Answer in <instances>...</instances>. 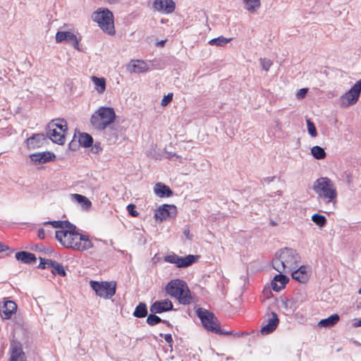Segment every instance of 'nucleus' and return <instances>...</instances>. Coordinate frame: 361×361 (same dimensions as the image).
<instances>
[{
  "label": "nucleus",
  "instance_id": "obj_2",
  "mask_svg": "<svg viewBox=\"0 0 361 361\" xmlns=\"http://www.w3.org/2000/svg\"><path fill=\"white\" fill-rule=\"evenodd\" d=\"M300 262V257L293 249L284 248L281 250L279 255L272 260L274 269L282 274H288L298 267Z\"/></svg>",
  "mask_w": 361,
  "mask_h": 361
},
{
  "label": "nucleus",
  "instance_id": "obj_6",
  "mask_svg": "<svg viewBox=\"0 0 361 361\" xmlns=\"http://www.w3.org/2000/svg\"><path fill=\"white\" fill-rule=\"evenodd\" d=\"M116 113L111 107H99L91 117V124L97 130H104L116 120Z\"/></svg>",
  "mask_w": 361,
  "mask_h": 361
},
{
  "label": "nucleus",
  "instance_id": "obj_21",
  "mask_svg": "<svg viewBox=\"0 0 361 361\" xmlns=\"http://www.w3.org/2000/svg\"><path fill=\"white\" fill-rule=\"evenodd\" d=\"M9 361H25V353L18 343L11 345V353Z\"/></svg>",
  "mask_w": 361,
  "mask_h": 361
},
{
  "label": "nucleus",
  "instance_id": "obj_48",
  "mask_svg": "<svg viewBox=\"0 0 361 361\" xmlns=\"http://www.w3.org/2000/svg\"><path fill=\"white\" fill-rule=\"evenodd\" d=\"M164 43H165V42H164V41H161V42H160V44L163 46V45L164 44Z\"/></svg>",
  "mask_w": 361,
  "mask_h": 361
},
{
  "label": "nucleus",
  "instance_id": "obj_38",
  "mask_svg": "<svg viewBox=\"0 0 361 361\" xmlns=\"http://www.w3.org/2000/svg\"><path fill=\"white\" fill-rule=\"evenodd\" d=\"M54 262V261H52L51 259L40 258L39 267L42 269L51 268Z\"/></svg>",
  "mask_w": 361,
  "mask_h": 361
},
{
  "label": "nucleus",
  "instance_id": "obj_32",
  "mask_svg": "<svg viewBox=\"0 0 361 361\" xmlns=\"http://www.w3.org/2000/svg\"><path fill=\"white\" fill-rule=\"evenodd\" d=\"M244 4L245 8L250 12L255 11L260 6L259 0H244Z\"/></svg>",
  "mask_w": 361,
  "mask_h": 361
},
{
  "label": "nucleus",
  "instance_id": "obj_43",
  "mask_svg": "<svg viewBox=\"0 0 361 361\" xmlns=\"http://www.w3.org/2000/svg\"><path fill=\"white\" fill-rule=\"evenodd\" d=\"M37 235L38 237L40 238V239H44L45 238V229L44 228H39L38 229V233H37Z\"/></svg>",
  "mask_w": 361,
  "mask_h": 361
},
{
  "label": "nucleus",
  "instance_id": "obj_15",
  "mask_svg": "<svg viewBox=\"0 0 361 361\" xmlns=\"http://www.w3.org/2000/svg\"><path fill=\"white\" fill-rule=\"evenodd\" d=\"M292 278L300 282V283H306L310 278L311 269L309 267L302 265L298 266L296 269L293 270V271L290 272Z\"/></svg>",
  "mask_w": 361,
  "mask_h": 361
},
{
  "label": "nucleus",
  "instance_id": "obj_37",
  "mask_svg": "<svg viewBox=\"0 0 361 361\" xmlns=\"http://www.w3.org/2000/svg\"><path fill=\"white\" fill-rule=\"evenodd\" d=\"M307 127L310 135L312 137H315L317 135V130L314 124L310 119L307 120Z\"/></svg>",
  "mask_w": 361,
  "mask_h": 361
},
{
  "label": "nucleus",
  "instance_id": "obj_35",
  "mask_svg": "<svg viewBox=\"0 0 361 361\" xmlns=\"http://www.w3.org/2000/svg\"><path fill=\"white\" fill-rule=\"evenodd\" d=\"M312 220L317 226L322 227L326 224V219L324 215L314 214L312 216Z\"/></svg>",
  "mask_w": 361,
  "mask_h": 361
},
{
  "label": "nucleus",
  "instance_id": "obj_26",
  "mask_svg": "<svg viewBox=\"0 0 361 361\" xmlns=\"http://www.w3.org/2000/svg\"><path fill=\"white\" fill-rule=\"evenodd\" d=\"M72 198L80 204V206L82 209L89 210L91 208L92 202L85 196L80 194H73Z\"/></svg>",
  "mask_w": 361,
  "mask_h": 361
},
{
  "label": "nucleus",
  "instance_id": "obj_49",
  "mask_svg": "<svg viewBox=\"0 0 361 361\" xmlns=\"http://www.w3.org/2000/svg\"><path fill=\"white\" fill-rule=\"evenodd\" d=\"M271 224L272 226H275V225H276V224H275L274 221H271Z\"/></svg>",
  "mask_w": 361,
  "mask_h": 361
},
{
  "label": "nucleus",
  "instance_id": "obj_30",
  "mask_svg": "<svg viewBox=\"0 0 361 361\" xmlns=\"http://www.w3.org/2000/svg\"><path fill=\"white\" fill-rule=\"evenodd\" d=\"M311 153L312 156L317 159H323L326 156L324 149L319 146H314L311 149Z\"/></svg>",
  "mask_w": 361,
  "mask_h": 361
},
{
  "label": "nucleus",
  "instance_id": "obj_5",
  "mask_svg": "<svg viewBox=\"0 0 361 361\" xmlns=\"http://www.w3.org/2000/svg\"><path fill=\"white\" fill-rule=\"evenodd\" d=\"M68 126L64 119L51 120L47 126V135L54 143L63 145L66 142Z\"/></svg>",
  "mask_w": 361,
  "mask_h": 361
},
{
  "label": "nucleus",
  "instance_id": "obj_8",
  "mask_svg": "<svg viewBox=\"0 0 361 361\" xmlns=\"http://www.w3.org/2000/svg\"><path fill=\"white\" fill-rule=\"evenodd\" d=\"M197 314L206 329L215 334L229 335L231 333L224 332L220 329L219 324L214 314L207 310L199 308Z\"/></svg>",
  "mask_w": 361,
  "mask_h": 361
},
{
  "label": "nucleus",
  "instance_id": "obj_22",
  "mask_svg": "<svg viewBox=\"0 0 361 361\" xmlns=\"http://www.w3.org/2000/svg\"><path fill=\"white\" fill-rule=\"evenodd\" d=\"M288 282V278H287L285 275L281 274L276 275L271 283V288L275 291H280L285 287Z\"/></svg>",
  "mask_w": 361,
  "mask_h": 361
},
{
  "label": "nucleus",
  "instance_id": "obj_11",
  "mask_svg": "<svg viewBox=\"0 0 361 361\" xmlns=\"http://www.w3.org/2000/svg\"><path fill=\"white\" fill-rule=\"evenodd\" d=\"M200 256L188 255L186 257H180L175 253L168 255L164 257V260L166 262L174 264L178 268L188 267L196 262Z\"/></svg>",
  "mask_w": 361,
  "mask_h": 361
},
{
  "label": "nucleus",
  "instance_id": "obj_45",
  "mask_svg": "<svg viewBox=\"0 0 361 361\" xmlns=\"http://www.w3.org/2000/svg\"><path fill=\"white\" fill-rule=\"evenodd\" d=\"M164 338L168 343H171L173 342V338L170 334H164Z\"/></svg>",
  "mask_w": 361,
  "mask_h": 361
},
{
  "label": "nucleus",
  "instance_id": "obj_31",
  "mask_svg": "<svg viewBox=\"0 0 361 361\" xmlns=\"http://www.w3.org/2000/svg\"><path fill=\"white\" fill-rule=\"evenodd\" d=\"M51 271L53 274H58L61 276H65L66 274L63 266L56 262H54L51 267Z\"/></svg>",
  "mask_w": 361,
  "mask_h": 361
},
{
  "label": "nucleus",
  "instance_id": "obj_12",
  "mask_svg": "<svg viewBox=\"0 0 361 361\" xmlns=\"http://www.w3.org/2000/svg\"><path fill=\"white\" fill-rule=\"evenodd\" d=\"M17 305L13 300L4 299L0 302V317L2 319H10L17 312Z\"/></svg>",
  "mask_w": 361,
  "mask_h": 361
},
{
  "label": "nucleus",
  "instance_id": "obj_34",
  "mask_svg": "<svg viewBox=\"0 0 361 361\" xmlns=\"http://www.w3.org/2000/svg\"><path fill=\"white\" fill-rule=\"evenodd\" d=\"M231 39H232V38H225V37L221 36L217 38L211 39L209 42V44L211 45L215 44L216 46H224L226 44H227L228 42H229L230 41H231Z\"/></svg>",
  "mask_w": 361,
  "mask_h": 361
},
{
  "label": "nucleus",
  "instance_id": "obj_41",
  "mask_svg": "<svg viewBox=\"0 0 361 361\" xmlns=\"http://www.w3.org/2000/svg\"><path fill=\"white\" fill-rule=\"evenodd\" d=\"M261 63H262L263 69H264L267 71H269V69L270 68L271 66L272 65L271 61L270 60H268V59H262L261 60Z\"/></svg>",
  "mask_w": 361,
  "mask_h": 361
},
{
  "label": "nucleus",
  "instance_id": "obj_24",
  "mask_svg": "<svg viewBox=\"0 0 361 361\" xmlns=\"http://www.w3.org/2000/svg\"><path fill=\"white\" fill-rule=\"evenodd\" d=\"M339 315L337 314H334L326 319H321L318 323V326L319 327L324 328L331 327L336 324L339 322Z\"/></svg>",
  "mask_w": 361,
  "mask_h": 361
},
{
  "label": "nucleus",
  "instance_id": "obj_42",
  "mask_svg": "<svg viewBox=\"0 0 361 361\" xmlns=\"http://www.w3.org/2000/svg\"><path fill=\"white\" fill-rule=\"evenodd\" d=\"M307 90H308V89H307V88H302V89H300V90L297 92V94H296V96H297L298 99H302V98L305 96V94H306V93H307Z\"/></svg>",
  "mask_w": 361,
  "mask_h": 361
},
{
  "label": "nucleus",
  "instance_id": "obj_50",
  "mask_svg": "<svg viewBox=\"0 0 361 361\" xmlns=\"http://www.w3.org/2000/svg\"><path fill=\"white\" fill-rule=\"evenodd\" d=\"M185 233L186 235H188V233H190V231H188V233H187V231H185Z\"/></svg>",
  "mask_w": 361,
  "mask_h": 361
},
{
  "label": "nucleus",
  "instance_id": "obj_29",
  "mask_svg": "<svg viewBox=\"0 0 361 361\" xmlns=\"http://www.w3.org/2000/svg\"><path fill=\"white\" fill-rule=\"evenodd\" d=\"M147 305L143 302H140L135 307V310L133 312V315L137 318H143L147 316Z\"/></svg>",
  "mask_w": 361,
  "mask_h": 361
},
{
  "label": "nucleus",
  "instance_id": "obj_19",
  "mask_svg": "<svg viewBox=\"0 0 361 361\" xmlns=\"http://www.w3.org/2000/svg\"><path fill=\"white\" fill-rule=\"evenodd\" d=\"M65 40L72 42L75 47L78 46V40L73 33L68 31L57 32L56 34V42L59 43Z\"/></svg>",
  "mask_w": 361,
  "mask_h": 361
},
{
  "label": "nucleus",
  "instance_id": "obj_36",
  "mask_svg": "<svg viewBox=\"0 0 361 361\" xmlns=\"http://www.w3.org/2000/svg\"><path fill=\"white\" fill-rule=\"evenodd\" d=\"M161 322L162 320L161 319V318L154 314H150L147 318V324L151 326H154Z\"/></svg>",
  "mask_w": 361,
  "mask_h": 361
},
{
  "label": "nucleus",
  "instance_id": "obj_9",
  "mask_svg": "<svg viewBox=\"0 0 361 361\" xmlns=\"http://www.w3.org/2000/svg\"><path fill=\"white\" fill-rule=\"evenodd\" d=\"M91 288L97 295L105 299L111 298L116 293V283L115 281H90Z\"/></svg>",
  "mask_w": 361,
  "mask_h": 361
},
{
  "label": "nucleus",
  "instance_id": "obj_44",
  "mask_svg": "<svg viewBox=\"0 0 361 361\" xmlns=\"http://www.w3.org/2000/svg\"><path fill=\"white\" fill-rule=\"evenodd\" d=\"M37 153H35V154H32L30 155V158L32 161H38V162H41L42 163V159L40 158V157H37Z\"/></svg>",
  "mask_w": 361,
  "mask_h": 361
},
{
  "label": "nucleus",
  "instance_id": "obj_47",
  "mask_svg": "<svg viewBox=\"0 0 361 361\" xmlns=\"http://www.w3.org/2000/svg\"><path fill=\"white\" fill-rule=\"evenodd\" d=\"M353 326H355V327L361 326V319L355 320L353 324Z\"/></svg>",
  "mask_w": 361,
  "mask_h": 361
},
{
  "label": "nucleus",
  "instance_id": "obj_1",
  "mask_svg": "<svg viewBox=\"0 0 361 361\" xmlns=\"http://www.w3.org/2000/svg\"><path fill=\"white\" fill-rule=\"evenodd\" d=\"M52 226L57 230L56 239L66 248L84 252L93 247V243L89 235L82 234L74 224L68 221H46L44 226Z\"/></svg>",
  "mask_w": 361,
  "mask_h": 361
},
{
  "label": "nucleus",
  "instance_id": "obj_52",
  "mask_svg": "<svg viewBox=\"0 0 361 361\" xmlns=\"http://www.w3.org/2000/svg\"><path fill=\"white\" fill-rule=\"evenodd\" d=\"M185 233L186 235H188V233H190V231H188V233H187V231H185Z\"/></svg>",
  "mask_w": 361,
  "mask_h": 361
},
{
  "label": "nucleus",
  "instance_id": "obj_40",
  "mask_svg": "<svg viewBox=\"0 0 361 361\" xmlns=\"http://www.w3.org/2000/svg\"><path fill=\"white\" fill-rule=\"evenodd\" d=\"M127 210L130 215L133 217L138 216V212L135 210V206L133 204H130L127 206Z\"/></svg>",
  "mask_w": 361,
  "mask_h": 361
},
{
  "label": "nucleus",
  "instance_id": "obj_28",
  "mask_svg": "<svg viewBox=\"0 0 361 361\" xmlns=\"http://www.w3.org/2000/svg\"><path fill=\"white\" fill-rule=\"evenodd\" d=\"M78 142L80 145L85 147H88L92 145L93 139L90 135L83 133L80 134Z\"/></svg>",
  "mask_w": 361,
  "mask_h": 361
},
{
  "label": "nucleus",
  "instance_id": "obj_3",
  "mask_svg": "<svg viewBox=\"0 0 361 361\" xmlns=\"http://www.w3.org/2000/svg\"><path fill=\"white\" fill-rule=\"evenodd\" d=\"M314 191L317 194L318 197L322 199L325 202H336L338 192L336 187L333 181L327 177L318 178L313 185Z\"/></svg>",
  "mask_w": 361,
  "mask_h": 361
},
{
  "label": "nucleus",
  "instance_id": "obj_10",
  "mask_svg": "<svg viewBox=\"0 0 361 361\" xmlns=\"http://www.w3.org/2000/svg\"><path fill=\"white\" fill-rule=\"evenodd\" d=\"M361 92V79L340 98V104L343 107H348L355 104L360 97Z\"/></svg>",
  "mask_w": 361,
  "mask_h": 361
},
{
  "label": "nucleus",
  "instance_id": "obj_16",
  "mask_svg": "<svg viewBox=\"0 0 361 361\" xmlns=\"http://www.w3.org/2000/svg\"><path fill=\"white\" fill-rule=\"evenodd\" d=\"M173 309V304L171 300L166 299L155 301L150 307V311L155 314L167 312Z\"/></svg>",
  "mask_w": 361,
  "mask_h": 361
},
{
  "label": "nucleus",
  "instance_id": "obj_13",
  "mask_svg": "<svg viewBox=\"0 0 361 361\" xmlns=\"http://www.w3.org/2000/svg\"><path fill=\"white\" fill-rule=\"evenodd\" d=\"M177 214L176 207L170 204H164L159 207L154 213V217L157 220L161 221L176 216Z\"/></svg>",
  "mask_w": 361,
  "mask_h": 361
},
{
  "label": "nucleus",
  "instance_id": "obj_51",
  "mask_svg": "<svg viewBox=\"0 0 361 361\" xmlns=\"http://www.w3.org/2000/svg\"><path fill=\"white\" fill-rule=\"evenodd\" d=\"M185 233L186 235H188V233H190V231H188V233H187V231H185Z\"/></svg>",
  "mask_w": 361,
  "mask_h": 361
},
{
  "label": "nucleus",
  "instance_id": "obj_20",
  "mask_svg": "<svg viewBox=\"0 0 361 361\" xmlns=\"http://www.w3.org/2000/svg\"><path fill=\"white\" fill-rule=\"evenodd\" d=\"M279 324V319L276 313H272L271 317L268 320L267 324L263 326L261 329V334L262 335H267L273 332Z\"/></svg>",
  "mask_w": 361,
  "mask_h": 361
},
{
  "label": "nucleus",
  "instance_id": "obj_18",
  "mask_svg": "<svg viewBox=\"0 0 361 361\" xmlns=\"http://www.w3.org/2000/svg\"><path fill=\"white\" fill-rule=\"evenodd\" d=\"M127 68L130 73H141L147 72L149 67L147 63L142 60H131Z\"/></svg>",
  "mask_w": 361,
  "mask_h": 361
},
{
  "label": "nucleus",
  "instance_id": "obj_25",
  "mask_svg": "<svg viewBox=\"0 0 361 361\" xmlns=\"http://www.w3.org/2000/svg\"><path fill=\"white\" fill-rule=\"evenodd\" d=\"M16 258L23 263H34L36 262V257L33 253L21 251L16 254Z\"/></svg>",
  "mask_w": 361,
  "mask_h": 361
},
{
  "label": "nucleus",
  "instance_id": "obj_4",
  "mask_svg": "<svg viewBox=\"0 0 361 361\" xmlns=\"http://www.w3.org/2000/svg\"><path fill=\"white\" fill-rule=\"evenodd\" d=\"M166 293L178 300L183 305H189L192 302V296L187 283L180 279L171 280L166 286Z\"/></svg>",
  "mask_w": 361,
  "mask_h": 361
},
{
  "label": "nucleus",
  "instance_id": "obj_17",
  "mask_svg": "<svg viewBox=\"0 0 361 361\" xmlns=\"http://www.w3.org/2000/svg\"><path fill=\"white\" fill-rule=\"evenodd\" d=\"M44 140L45 137L43 134H34L25 140V144L28 149H35L42 147Z\"/></svg>",
  "mask_w": 361,
  "mask_h": 361
},
{
  "label": "nucleus",
  "instance_id": "obj_46",
  "mask_svg": "<svg viewBox=\"0 0 361 361\" xmlns=\"http://www.w3.org/2000/svg\"><path fill=\"white\" fill-rule=\"evenodd\" d=\"M8 250V247L0 243V252L6 251Z\"/></svg>",
  "mask_w": 361,
  "mask_h": 361
},
{
  "label": "nucleus",
  "instance_id": "obj_14",
  "mask_svg": "<svg viewBox=\"0 0 361 361\" xmlns=\"http://www.w3.org/2000/svg\"><path fill=\"white\" fill-rule=\"evenodd\" d=\"M154 10L164 14L172 13L176 9V4L173 0H154Z\"/></svg>",
  "mask_w": 361,
  "mask_h": 361
},
{
  "label": "nucleus",
  "instance_id": "obj_27",
  "mask_svg": "<svg viewBox=\"0 0 361 361\" xmlns=\"http://www.w3.org/2000/svg\"><path fill=\"white\" fill-rule=\"evenodd\" d=\"M92 81L94 85L95 90L99 93L102 94L106 90V80L104 78H98L96 76H92L91 78Z\"/></svg>",
  "mask_w": 361,
  "mask_h": 361
},
{
  "label": "nucleus",
  "instance_id": "obj_7",
  "mask_svg": "<svg viewBox=\"0 0 361 361\" xmlns=\"http://www.w3.org/2000/svg\"><path fill=\"white\" fill-rule=\"evenodd\" d=\"M92 19L105 33L109 35L115 34L114 16L109 9L97 10L93 13Z\"/></svg>",
  "mask_w": 361,
  "mask_h": 361
},
{
  "label": "nucleus",
  "instance_id": "obj_23",
  "mask_svg": "<svg viewBox=\"0 0 361 361\" xmlns=\"http://www.w3.org/2000/svg\"><path fill=\"white\" fill-rule=\"evenodd\" d=\"M154 193L159 197H170L172 195V191L167 185L158 183L154 187Z\"/></svg>",
  "mask_w": 361,
  "mask_h": 361
},
{
  "label": "nucleus",
  "instance_id": "obj_33",
  "mask_svg": "<svg viewBox=\"0 0 361 361\" xmlns=\"http://www.w3.org/2000/svg\"><path fill=\"white\" fill-rule=\"evenodd\" d=\"M37 157H40L42 163H46L50 161H54L56 158L55 154L51 152H44L37 153Z\"/></svg>",
  "mask_w": 361,
  "mask_h": 361
},
{
  "label": "nucleus",
  "instance_id": "obj_39",
  "mask_svg": "<svg viewBox=\"0 0 361 361\" xmlns=\"http://www.w3.org/2000/svg\"><path fill=\"white\" fill-rule=\"evenodd\" d=\"M173 99V93H169L167 95H165L161 101V105L162 106H167Z\"/></svg>",
  "mask_w": 361,
  "mask_h": 361
}]
</instances>
